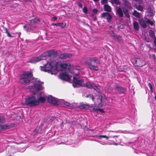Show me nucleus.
Wrapping results in <instances>:
<instances>
[{"instance_id":"obj_1","label":"nucleus","mask_w":156,"mask_h":156,"mask_svg":"<svg viewBox=\"0 0 156 156\" xmlns=\"http://www.w3.org/2000/svg\"><path fill=\"white\" fill-rule=\"evenodd\" d=\"M33 76L32 72L26 71L21 74L19 77V81L22 84H25L29 83L30 80L28 78H30Z\"/></svg>"},{"instance_id":"obj_2","label":"nucleus","mask_w":156,"mask_h":156,"mask_svg":"<svg viewBox=\"0 0 156 156\" xmlns=\"http://www.w3.org/2000/svg\"><path fill=\"white\" fill-rule=\"evenodd\" d=\"M38 103V102L37 101L35 97L31 95L25 98V102L23 105L30 107H33L37 106Z\"/></svg>"},{"instance_id":"obj_3","label":"nucleus","mask_w":156,"mask_h":156,"mask_svg":"<svg viewBox=\"0 0 156 156\" xmlns=\"http://www.w3.org/2000/svg\"><path fill=\"white\" fill-rule=\"evenodd\" d=\"M71 69L68 68V69L65 70L64 73H61L59 75V77L60 79L66 81H68L70 80L69 76V73H71Z\"/></svg>"},{"instance_id":"obj_4","label":"nucleus","mask_w":156,"mask_h":156,"mask_svg":"<svg viewBox=\"0 0 156 156\" xmlns=\"http://www.w3.org/2000/svg\"><path fill=\"white\" fill-rule=\"evenodd\" d=\"M55 61L52 60L48 64H47L43 67H41V69L45 72L51 71L53 68L55 67Z\"/></svg>"},{"instance_id":"obj_5","label":"nucleus","mask_w":156,"mask_h":156,"mask_svg":"<svg viewBox=\"0 0 156 156\" xmlns=\"http://www.w3.org/2000/svg\"><path fill=\"white\" fill-rule=\"evenodd\" d=\"M135 65L139 67H142L146 64V62L143 59L135 58H133Z\"/></svg>"},{"instance_id":"obj_6","label":"nucleus","mask_w":156,"mask_h":156,"mask_svg":"<svg viewBox=\"0 0 156 156\" xmlns=\"http://www.w3.org/2000/svg\"><path fill=\"white\" fill-rule=\"evenodd\" d=\"M46 59V56L44 54L38 57H35L30 60V62L33 63H35L42 60H45Z\"/></svg>"},{"instance_id":"obj_7","label":"nucleus","mask_w":156,"mask_h":156,"mask_svg":"<svg viewBox=\"0 0 156 156\" xmlns=\"http://www.w3.org/2000/svg\"><path fill=\"white\" fill-rule=\"evenodd\" d=\"M83 79L78 80L76 78V76H74L73 78V82L75 84L78 85L80 87H84L85 86L84 83H83Z\"/></svg>"},{"instance_id":"obj_8","label":"nucleus","mask_w":156,"mask_h":156,"mask_svg":"<svg viewBox=\"0 0 156 156\" xmlns=\"http://www.w3.org/2000/svg\"><path fill=\"white\" fill-rule=\"evenodd\" d=\"M114 89L120 93H125L126 91V88L119 85H115Z\"/></svg>"},{"instance_id":"obj_9","label":"nucleus","mask_w":156,"mask_h":156,"mask_svg":"<svg viewBox=\"0 0 156 156\" xmlns=\"http://www.w3.org/2000/svg\"><path fill=\"white\" fill-rule=\"evenodd\" d=\"M88 62H94V63L97 64H100L101 61L98 59L96 57H88L87 58V61Z\"/></svg>"},{"instance_id":"obj_10","label":"nucleus","mask_w":156,"mask_h":156,"mask_svg":"<svg viewBox=\"0 0 156 156\" xmlns=\"http://www.w3.org/2000/svg\"><path fill=\"white\" fill-rule=\"evenodd\" d=\"M47 56L49 57H56L57 56V52L54 50L49 51H47Z\"/></svg>"},{"instance_id":"obj_11","label":"nucleus","mask_w":156,"mask_h":156,"mask_svg":"<svg viewBox=\"0 0 156 156\" xmlns=\"http://www.w3.org/2000/svg\"><path fill=\"white\" fill-rule=\"evenodd\" d=\"M85 63L87 65L90 66L89 68L91 70L97 71L99 69L98 66L92 65L91 63L90 62H86Z\"/></svg>"},{"instance_id":"obj_12","label":"nucleus","mask_w":156,"mask_h":156,"mask_svg":"<svg viewBox=\"0 0 156 156\" xmlns=\"http://www.w3.org/2000/svg\"><path fill=\"white\" fill-rule=\"evenodd\" d=\"M72 56V54L68 53H64L61 54L59 56V58L61 59H65L68 58H71Z\"/></svg>"},{"instance_id":"obj_13","label":"nucleus","mask_w":156,"mask_h":156,"mask_svg":"<svg viewBox=\"0 0 156 156\" xmlns=\"http://www.w3.org/2000/svg\"><path fill=\"white\" fill-rule=\"evenodd\" d=\"M47 101L48 102L53 104H57V101L56 99L51 95H49L47 98Z\"/></svg>"},{"instance_id":"obj_14","label":"nucleus","mask_w":156,"mask_h":156,"mask_svg":"<svg viewBox=\"0 0 156 156\" xmlns=\"http://www.w3.org/2000/svg\"><path fill=\"white\" fill-rule=\"evenodd\" d=\"M138 22L142 27L145 28L147 27L146 22L143 19H140L138 21Z\"/></svg>"},{"instance_id":"obj_15","label":"nucleus","mask_w":156,"mask_h":156,"mask_svg":"<svg viewBox=\"0 0 156 156\" xmlns=\"http://www.w3.org/2000/svg\"><path fill=\"white\" fill-rule=\"evenodd\" d=\"M46 101V98L44 97H40L38 99H37V101L38 102L37 105H39L40 103H44Z\"/></svg>"},{"instance_id":"obj_16","label":"nucleus","mask_w":156,"mask_h":156,"mask_svg":"<svg viewBox=\"0 0 156 156\" xmlns=\"http://www.w3.org/2000/svg\"><path fill=\"white\" fill-rule=\"evenodd\" d=\"M103 7L104 10L107 12H110L112 11L111 6L108 4H105Z\"/></svg>"},{"instance_id":"obj_17","label":"nucleus","mask_w":156,"mask_h":156,"mask_svg":"<svg viewBox=\"0 0 156 156\" xmlns=\"http://www.w3.org/2000/svg\"><path fill=\"white\" fill-rule=\"evenodd\" d=\"M116 12L119 17H122L123 16V12L121 8L120 7L118 8Z\"/></svg>"},{"instance_id":"obj_18","label":"nucleus","mask_w":156,"mask_h":156,"mask_svg":"<svg viewBox=\"0 0 156 156\" xmlns=\"http://www.w3.org/2000/svg\"><path fill=\"white\" fill-rule=\"evenodd\" d=\"M61 63L56 62L55 61V68L56 70L58 71H60L62 70V68L60 66Z\"/></svg>"},{"instance_id":"obj_19","label":"nucleus","mask_w":156,"mask_h":156,"mask_svg":"<svg viewBox=\"0 0 156 156\" xmlns=\"http://www.w3.org/2000/svg\"><path fill=\"white\" fill-rule=\"evenodd\" d=\"M133 26L134 29L136 30L139 31V25L137 21H135L133 22Z\"/></svg>"},{"instance_id":"obj_20","label":"nucleus","mask_w":156,"mask_h":156,"mask_svg":"<svg viewBox=\"0 0 156 156\" xmlns=\"http://www.w3.org/2000/svg\"><path fill=\"white\" fill-rule=\"evenodd\" d=\"M122 9L123 13H124L125 16L127 18H129L130 17V16L129 14L128 9L125 8H122Z\"/></svg>"},{"instance_id":"obj_21","label":"nucleus","mask_w":156,"mask_h":156,"mask_svg":"<svg viewBox=\"0 0 156 156\" xmlns=\"http://www.w3.org/2000/svg\"><path fill=\"white\" fill-rule=\"evenodd\" d=\"M149 35L151 38L154 39L155 38V34L154 31L152 30H150L148 31Z\"/></svg>"},{"instance_id":"obj_22","label":"nucleus","mask_w":156,"mask_h":156,"mask_svg":"<svg viewBox=\"0 0 156 156\" xmlns=\"http://www.w3.org/2000/svg\"><path fill=\"white\" fill-rule=\"evenodd\" d=\"M29 21L31 23H35L40 21V20L39 19L36 18L33 19L31 20H30Z\"/></svg>"},{"instance_id":"obj_23","label":"nucleus","mask_w":156,"mask_h":156,"mask_svg":"<svg viewBox=\"0 0 156 156\" xmlns=\"http://www.w3.org/2000/svg\"><path fill=\"white\" fill-rule=\"evenodd\" d=\"M132 14L134 16L137 18H140V16L139 12L136 10H134Z\"/></svg>"},{"instance_id":"obj_24","label":"nucleus","mask_w":156,"mask_h":156,"mask_svg":"<svg viewBox=\"0 0 156 156\" xmlns=\"http://www.w3.org/2000/svg\"><path fill=\"white\" fill-rule=\"evenodd\" d=\"M60 66L62 68V70H65L66 69H66L67 67V65L66 63H61L60 64Z\"/></svg>"},{"instance_id":"obj_25","label":"nucleus","mask_w":156,"mask_h":156,"mask_svg":"<svg viewBox=\"0 0 156 156\" xmlns=\"http://www.w3.org/2000/svg\"><path fill=\"white\" fill-rule=\"evenodd\" d=\"M80 107L81 108L87 109L89 108L90 107V106L89 105L83 104L80 105Z\"/></svg>"},{"instance_id":"obj_26","label":"nucleus","mask_w":156,"mask_h":156,"mask_svg":"<svg viewBox=\"0 0 156 156\" xmlns=\"http://www.w3.org/2000/svg\"><path fill=\"white\" fill-rule=\"evenodd\" d=\"M112 137L111 136H106V135H101L98 136H97V137L99 139H101V138H106L107 139H108L110 137Z\"/></svg>"},{"instance_id":"obj_27","label":"nucleus","mask_w":156,"mask_h":156,"mask_svg":"<svg viewBox=\"0 0 156 156\" xmlns=\"http://www.w3.org/2000/svg\"><path fill=\"white\" fill-rule=\"evenodd\" d=\"M112 3H114L118 5H120V3L119 0H110L109 1Z\"/></svg>"},{"instance_id":"obj_28","label":"nucleus","mask_w":156,"mask_h":156,"mask_svg":"<svg viewBox=\"0 0 156 156\" xmlns=\"http://www.w3.org/2000/svg\"><path fill=\"white\" fill-rule=\"evenodd\" d=\"M107 14V17H106V19L107 20L108 22H110L112 18V15L109 13L108 12V13H106Z\"/></svg>"},{"instance_id":"obj_29","label":"nucleus","mask_w":156,"mask_h":156,"mask_svg":"<svg viewBox=\"0 0 156 156\" xmlns=\"http://www.w3.org/2000/svg\"><path fill=\"white\" fill-rule=\"evenodd\" d=\"M124 5L126 6L128 8H129L130 7V4L129 2L126 0H124L123 1Z\"/></svg>"},{"instance_id":"obj_30","label":"nucleus","mask_w":156,"mask_h":156,"mask_svg":"<svg viewBox=\"0 0 156 156\" xmlns=\"http://www.w3.org/2000/svg\"><path fill=\"white\" fill-rule=\"evenodd\" d=\"M93 84H91L89 83H86L85 84V86L88 88L91 89H92Z\"/></svg>"},{"instance_id":"obj_31","label":"nucleus","mask_w":156,"mask_h":156,"mask_svg":"<svg viewBox=\"0 0 156 156\" xmlns=\"http://www.w3.org/2000/svg\"><path fill=\"white\" fill-rule=\"evenodd\" d=\"M10 126L9 125H4L1 126V128L2 129H9L10 128Z\"/></svg>"},{"instance_id":"obj_32","label":"nucleus","mask_w":156,"mask_h":156,"mask_svg":"<svg viewBox=\"0 0 156 156\" xmlns=\"http://www.w3.org/2000/svg\"><path fill=\"white\" fill-rule=\"evenodd\" d=\"M66 26V23H58V26H59L61 28H64Z\"/></svg>"},{"instance_id":"obj_33","label":"nucleus","mask_w":156,"mask_h":156,"mask_svg":"<svg viewBox=\"0 0 156 156\" xmlns=\"http://www.w3.org/2000/svg\"><path fill=\"white\" fill-rule=\"evenodd\" d=\"M136 9L139 11H142L143 10V7L140 5H137L136 7Z\"/></svg>"},{"instance_id":"obj_34","label":"nucleus","mask_w":156,"mask_h":156,"mask_svg":"<svg viewBox=\"0 0 156 156\" xmlns=\"http://www.w3.org/2000/svg\"><path fill=\"white\" fill-rule=\"evenodd\" d=\"M108 13V12H103L101 15V18H104V19L107 16V14L106 13Z\"/></svg>"},{"instance_id":"obj_35","label":"nucleus","mask_w":156,"mask_h":156,"mask_svg":"<svg viewBox=\"0 0 156 156\" xmlns=\"http://www.w3.org/2000/svg\"><path fill=\"white\" fill-rule=\"evenodd\" d=\"M4 30L5 31V33L7 34V36L9 37H11L12 36L11 35L10 33L9 32L7 29V28H5Z\"/></svg>"},{"instance_id":"obj_36","label":"nucleus","mask_w":156,"mask_h":156,"mask_svg":"<svg viewBox=\"0 0 156 156\" xmlns=\"http://www.w3.org/2000/svg\"><path fill=\"white\" fill-rule=\"evenodd\" d=\"M4 30L5 31V33L7 34V36L9 37H11L12 36L11 35L10 33L9 32L7 29V28H5Z\"/></svg>"},{"instance_id":"obj_37","label":"nucleus","mask_w":156,"mask_h":156,"mask_svg":"<svg viewBox=\"0 0 156 156\" xmlns=\"http://www.w3.org/2000/svg\"><path fill=\"white\" fill-rule=\"evenodd\" d=\"M106 90L108 92L110 93L112 91L113 88L111 86H108L107 87Z\"/></svg>"},{"instance_id":"obj_38","label":"nucleus","mask_w":156,"mask_h":156,"mask_svg":"<svg viewBox=\"0 0 156 156\" xmlns=\"http://www.w3.org/2000/svg\"><path fill=\"white\" fill-rule=\"evenodd\" d=\"M102 96H101V98H100V101H101V102L99 104L98 106V107L99 108H101L102 106V104L101 103L102 102Z\"/></svg>"},{"instance_id":"obj_39","label":"nucleus","mask_w":156,"mask_h":156,"mask_svg":"<svg viewBox=\"0 0 156 156\" xmlns=\"http://www.w3.org/2000/svg\"><path fill=\"white\" fill-rule=\"evenodd\" d=\"M108 0H101V3L102 5L106 4L108 3Z\"/></svg>"},{"instance_id":"obj_40","label":"nucleus","mask_w":156,"mask_h":156,"mask_svg":"<svg viewBox=\"0 0 156 156\" xmlns=\"http://www.w3.org/2000/svg\"><path fill=\"white\" fill-rule=\"evenodd\" d=\"M64 104L67 106L69 107H72L73 105L70 104L69 103L67 102H64Z\"/></svg>"},{"instance_id":"obj_41","label":"nucleus","mask_w":156,"mask_h":156,"mask_svg":"<svg viewBox=\"0 0 156 156\" xmlns=\"http://www.w3.org/2000/svg\"><path fill=\"white\" fill-rule=\"evenodd\" d=\"M83 12L85 13L86 14L87 12V9L86 6H84L83 9Z\"/></svg>"},{"instance_id":"obj_42","label":"nucleus","mask_w":156,"mask_h":156,"mask_svg":"<svg viewBox=\"0 0 156 156\" xmlns=\"http://www.w3.org/2000/svg\"><path fill=\"white\" fill-rule=\"evenodd\" d=\"M147 23H149L151 26H153V25L154 23L153 22L151 21L149 19L147 20Z\"/></svg>"},{"instance_id":"obj_43","label":"nucleus","mask_w":156,"mask_h":156,"mask_svg":"<svg viewBox=\"0 0 156 156\" xmlns=\"http://www.w3.org/2000/svg\"><path fill=\"white\" fill-rule=\"evenodd\" d=\"M44 126V124L43 123H41L39 126V129L40 130L41 132L42 130V128Z\"/></svg>"},{"instance_id":"obj_44","label":"nucleus","mask_w":156,"mask_h":156,"mask_svg":"<svg viewBox=\"0 0 156 156\" xmlns=\"http://www.w3.org/2000/svg\"><path fill=\"white\" fill-rule=\"evenodd\" d=\"M93 87L92 88V89H93L94 90H96V91L98 90V87L95 85L94 84H93Z\"/></svg>"},{"instance_id":"obj_45","label":"nucleus","mask_w":156,"mask_h":156,"mask_svg":"<svg viewBox=\"0 0 156 156\" xmlns=\"http://www.w3.org/2000/svg\"><path fill=\"white\" fill-rule=\"evenodd\" d=\"M89 98H91V99L93 101H94V97L93 94H89Z\"/></svg>"},{"instance_id":"obj_46","label":"nucleus","mask_w":156,"mask_h":156,"mask_svg":"<svg viewBox=\"0 0 156 156\" xmlns=\"http://www.w3.org/2000/svg\"><path fill=\"white\" fill-rule=\"evenodd\" d=\"M81 69L80 67L79 66H75V68H74V69H75L76 70H81Z\"/></svg>"},{"instance_id":"obj_47","label":"nucleus","mask_w":156,"mask_h":156,"mask_svg":"<svg viewBox=\"0 0 156 156\" xmlns=\"http://www.w3.org/2000/svg\"><path fill=\"white\" fill-rule=\"evenodd\" d=\"M148 86L150 87L151 90L152 91L153 90V87L151 83H148Z\"/></svg>"},{"instance_id":"obj_48","label":"nucleus","mask_w":156,"mask_h":156,"mask_svg":"<svg viewBox=\"0 0 156 156\" xmlns=\"http://www.w3.org/2000/svg\"><path fill=\"white\" fill-rule=\"evenodd\" d=\"M77 5L79 7V8H82L83 7V4L80 2H78L77 3Z\"/></svg>"},{"instance_id":"obj_49","label":"nucleus","mask_w":156,"mask_h":156,"mask_svg":"<svg viewBox=\"0 0 156 156\" xmlns=\"http://www.w3.org/2000/svg\"><path fill=\"white\" fill-rule=\"evenodd\" d=\"M96 109L93 107H90V110L91 112H96L97 111V110H96Z\"/></svg>"},{"instance_id":"obj_50","label":"nucleus","mask_w":156,"mask_h":156,"mask_svg":"<svg viewBox=\"0 0 156 156\" xmlns=\"http://www.w3.org/2000/svg\"><path fill=\"white\" fill-rule=\"evenodd\" d=\"M4 120V117L3 116H0V123H2Z\"/></svg>"},{"instance_id":"obj_51","label":"nucleus","mask_w":156,"mask_h":156,"mask_svg":"<svg viewBox=\"0 0 156 156\" xmlns=\"http://www.w3.org/2000/svg\"><path fill=\"white\" fill-rule=\"evenodd\" d=\"M42 86L41 84H39V85H37V88L38 90H40L42 89Z\"/></svg>"},{"instance_id":"obj_52","label":"nucleus","mask_w":156,"mask_h":156,"mask_svg":"<svg viewBox=\"0 0 156 156\" xmlns=\"http://www.w3.org/2000/svg\"><path fill=\"white\" fill-rule=\"evenodd\" d=\"M96 110L99 111V112L102 113H103L104 112V111H103V110L101 109L96 108Z\"/></svg>"},{"instance_id":"obj_53","label":"nucleus","mask_w":156,"mask_h":156,"mask_svg":"<svg viewBox=\"0 0 156 156\" xmlns=\"http://www.w3.org/2000/svg\"><path fill=\"white\" fill-rule=\"evenodd\" d=\"M98 12V10L96 9H94L93 10V13L95 14H97V13Z\"/></svg>"},{"instance_id":"obj_54","label":"nucleus","mask_w":156,"mask_h":156,"mask_svg":"<svg viewBox=\"0 0 156 156\" xmlns=\"http://www.w3.org/2000/svg\"><path fill=\"white\" fill-rule=\"evenodd\" d=\"M25 150V148H24L23 147H21L20 148V152H23Z\"/></svg>"},{"instance_id":"obj_55","label":"nucleus","mask_w":156,"mask_h":156,"mask_svg":"<svg viewBox=\"0 0 156 156\" xmlns=\"http://www.w3.org/2000/svg\"><path fill=\"white\" fill-rule=\"evenodd\" d=\"M112 36L113 37H116V34H115V33H114V32L113 31H112Z\"/></svg>"},{"instance_id":"obj_56","label":"nucleus","mask_w":156,"mask_h":156,"mask_svg":"<svg viewBox=\"0 0 156 156\" xmlns=\"http://www.w3.org/2000/svg\"><path fill=\"white\" fill-rule=\"evenodd\" d=\"M52 25H55V26H56L57 27H58V23H53Z\"/></svg>"},{"instance_id":"obj_57","label":"nucleus","mask_w":156,"mask_h":156,"mask_svg":"<svg viewBox=\"0 0 156 156\" xmlns=\"http://www.w3.org/2000/svg\"><path fill=\"white\" fill-rule=\"evenodd\" d=\"M154 44L156 46V37L154 39Z\"/></svg>"},{"instance_id":"obj_58","label":"nucleus","mask_w":156,"mask_h":156,"mask_svg":"<svg viewBox=\"0 0 156 156\" xmlns=\"http://www.w3.org/2000/svg\"><path fill=\"white\" fill-rule=\"evenodd\" d=\"M57 19V18L56 16H54L53 18V19L54 21L56 20Z\"/></svg>"},{"instance_id":"obj_59","label":"nucleus","mask_w":156,"mask_h":156,"mask_svg":"<svg viewBox=\"0 0 156 156\" xmlns=\"http://www.w3.org/2000/svg\"><path fill=\"white\" fill-rule=\"evenodd\" d=\"M39 147H36V148L35 149L36 150H37V151H38L39 150H40L41 149V148H40L39 149H37V148H38Z\"/></svg>"},{"instance_id":"obj_60","label":"nucleus","mask_w":156,"mask_h":156,"mask_svg":"<svg viewBox=\"0 0 156 156\" xmlns=\"http://www.w3.org/2000/svg\"><path fill=\"white\" fill-rule=\"evenodd\" d=\"M116 37L117 39H118L119 37H121V36H118L117 35L116 36Z\"/></svg>"},{"instance_id":"obj_61","label":"nucleus","mask_w":156,"mask_h":156,"mask_svg":"<svg viewBox=\"0 0 156 156\" xmlns=\"http://www.w3.org/2000/svg\"><path fill=\"white\" fill-rule=\"evenodd\" d=\"M152 56L155 59H156V57H155V55L154 54H153L152 55Z\"/></svg>"},{"instance_id":"obj_62","label":"nucleus","mask_w":156,"mask_h":156,"mask_svg":"<svg viewBox=\"0 0 156 156\" xmlns=\"http://www.w3.org/2000/svg\"><path fill=\"white\" fill-rule=\"evenodd\" d=\"M94 2H97L99 1V0H93Z\"/></svg>"},{"instance_id":"obj_63","label":"nucleus","mask_w":156,"mask_h":156,"mask_svg":"<svg viewBox=\"0 0 156 156\" xmlns=\"http://www.w3.org/2000/svg\"><path fill=\"white\" fill-rule=\"evenodd\" d=\"M114 145H117L118 144L117 143H114Z\"/></svg>"},{"instance_id":"obj_64","label":"nucleus","mask_w":156,"mask_h":156,"mask_svg":"<svg viewBox=\"0 0 156 156\" xmlns=\"http://www.w3.org/2000/svg\"><path fill=\"white\" fill-rule=\"evenodd\" d=\"M27 27L26 26V25H24L23 26V28H26Z\"/></svg>"}]
</instances>
